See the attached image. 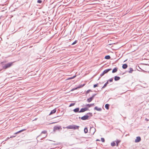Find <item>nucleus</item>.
<instances>
[{
	"instance_id": "a19ab883",
	"label": "nucleus",
	"mask_w": 149,
	"mask_h": 149,
	"mask_svg": "<svg viewBox=\"0 0 149 149\" xmlns=\"http://www.w3.org/2000/svg\"><path fill=\"white\" fill-rule=\"evenodd\" d=\"M15 136H10V138H12V137H15Z\"/></svg>"
},
{
	"instance_id": "4468645a",
	"label": "nucleus",
	"mask_w": 149,
	"mask_h": 149,
	"mask_svg": "<svg viewBox=\"0 0 149 149\" xmlns=\"http://www.w3.org/2000/svg\"><path fill=\"white\" fill-rule=\"evenodd\" d=\"M26 130V129H22V130H20V131H18V132H16L15 133H14V134H18V133H20V132H23V131H25V130Z\"/></svg>"
},
{
	"instance_id": "4c0bfd02",
	"label": "nucleus",
	"mask_w": 149,
	"mask_h": 149,
	"mask_svg": "<svg viewBox=\"0 0 149 149\" xmlns=\"http://www.w3.org/2000/svg\"><path fill=\"white\" fill-rule=\"evenodd\" d=\"M37 2L39 3H41L42 2V1L41 0H38L37 1Z\"/></svg>"
},
{
	"instance_id": "dca6fc26",
	"label": "nucleus",
	"mask_w": 149,
	"mask_h": 149,
	"mask_svg": "<svg viewBox=\"0 0 149 149\" xmlns=\"http://www.w3.org/2000/svg\"><path fill=\"white\" fill-rule=\"evenodd\" d=\"M108 84V81L104 85V86L102 88V89L105 88L107 86V84Z\"/></svg>"
},
{
	"instance_id": "72a5a7b5",
	"label": "nucleus",
	"mask_w": 149,
	"mask_h": 149,
	"mask_svg": "<svg viewBox=\"0 0 149 149\" xmlns=\"http://www.w3.org/2000/svg\"><path fill=\"white\" fill-rule=\"evenodd\" d=\"M97 95V94H93L92 96L91 97V98H92L93 99L94 97Z\"/></svg>"
},
{
	"instance_id": "393cba45",
	"label": "nucleus",
	"mask_w": 149,
	"mask_h": 149,
	"mask_svg": "<svg viewBox=\"0 0 149 149\" xmlns=\"http://www.w3.org/2000/svg\"><path fill=\"white\" fill-rule=\"evenodd\" d=\"M116 145L115 143L114 142H113L111 143V146H114Z\"/></svg>"
},
{
	"instance_id": "c85d7f7f",
	"label": "nucleus",
	"mask_w": 149,
	"mask_h": 149,
	"mask_svg": "<svg viewBox=\"0 0 149 149\" xmlns=\"http://www.w3.org/2000/svg\"><path fill=\"white\" fill-rule=\"evenodd\" d=\"M77 40H75L73 42L72 44V45H73L75 44L77 42Z\"/></svg>"
},
{
	"instance_id": "79ce46f5",
	"label": "nucleus",
	"mask_w": 149,
	"mask_h": 149,
	"mask_svg": "<svg viewBox=\"0 0 149 149\" xmlns=\"http://www.w3.org/2000/svg\"><path fill=\"white\" fill-rule=\"evenodd\" d=\"M145 120H146V121H148L149 120L147 118H146L145 119Z\"/></svg>"
},
{
	"instance_id": "aec40b11",
	"label": "nucleus",
	"mask_w": 149,
	"mask_h": 149,
	"mask_svg": "<svg viewBox=\"0 0 149 149\" xmlns=\"http://www.w3.org/2000/svg\"><path fill=\"white\" fill-rule=\"evenodd\" d=\"M93 99L92 98L90 97V98L87 99V101L88 102H90L93 100Z\"/></svg>"
},
{
	"instance_id": "c756f323",
	"label": "nucleus",
	"mask_w": 149,
	"mask_h": 149,
	"mask_svg": "<svg viewBox=\"0 0 149 149\" xmlns=\"http://www.w3.org/2000/svg\"><path fill=\"white\" fill-rule=\"evenodd\" d=\"M76 75H75L73 76L72 77H70V78H68V79H73L74 78L76 77Z\"/></svg>"
},
{
	"instance_id": "9d476101",
	"label": "nucleus",
	"mask_w": 149,
	"mask_h": 149,
	"mask_svg": "<svg viewBox=\"0 0 149 149\" xmlns=\"http://www.w3.org/2000/svg\"><path fill=\"white\" fill-rule=\"evenodd\" d=\"M79 126H78L76 125H73V129L76 130V129H79Z\"/></svg>"
},
{
	"instance_id": "473e14b6",
	"label": "nucleus",
	"mask_w": 149,
	"mask_h": 149,
	"mask_svg": "<svg viewBox=\"0 0 149 149\" xmlns=\"http://www.w3.org/2000/svg\"><path fill=\"white\" fill-rule=\"evenodd\" d=\"M47 136V135H46L44 136H43L40 139V140H42L43 139L45 138V137H46Z\"/></svg>"
},
{
	"instance_id": "ea45409f",
	"label": "nucleus",
	"mask_w": 149,
	"mask_h": 149,
	"mask_svg": "<svg viewBox=\"0 0 149 149\" xmlns=\"http://www.w3.org/2000/svg\"><path fill=\"white\" fill-rule=\"evenodd\" d=\"M60 144V143H54L53 144L55 145H59Z\"/></svg>"
},
{
	"instance_id": "a878e982",
	"label": "nucleus",
	"mask_w": 149,
	"mask_h": 149,
	"mask_svg": "<svg viewBox=\"0 0 149 149\" xmlns=\"http://www.w3.org/2000/svg\"><path fill=\"white\" fill-rule=\"evenodd\" d=\"M85 85V84H84L83 85H80L77 87V88H80L83 87V86H84Z\"/></svg>"
},
{
	"instance_id": "f704fd0d",
	"label": "nucleus",
	"mask_w": 149,
	"mask_h": 149,
	"mask_svg": "<svg viewBox=\"0 0 149 149\" xmlns=\"http://www.w3.org/2000/svg\"><path fill=\"white\" fill-rule=\"evenodd\" d=\"M101 141L103 142H104V141H105L104 139L103 138H101Z\"/></svg>"
},
{
	"instance_id": "5701e85b",
	"label": "nucleus",
	"mask_w": 149,
	"mask_h": 149,
	"mask_svg": "<svg viewBox=\"0 0 149 149\" xmlns=\"http://www.w3.org/2000/svg\"><path fill=\"white\" fill-rule=\"evenodd\" d=\"M130 70L128 71L129 73H131L133 71V70L132 68H130L129 69Z\"/></svg>"
},
{
	"instance_id": "f257e3e1",
	"label": "nucleus",
	"mask_w": 149,
	"mask_h": 149,
	"mask_svg": "<svg viewBox=\"0 0 149 149\" xmlns=\"http://www.w3.org/2000/svg\"><path fill=\"white\" fill-rule=\"evenodd\" d=\"M4 62H2L1 64L2 65V68L4 69H6L10 67L13 64V62H10L5 64H4Z\"/></svg>"
},
{
	"instance_id": "bb28decb",
	"label": "nucleus",
	"mask_w": 149,
	"mask_h": 149,
	"mask_svg": "<svg viewBox=\"0 0 149 149\" xmlns=\"http://www.w3.org/2000/svg\"><path fill=\"white\" fill-rule=\"evenodd\" d=\"M87 114L88 115V116H89H89L91 117L93 116V114L89 112V113H88Z\"/></svg>"
},
{
	"instance_id": "37998d69",
	"label": "nucleus",
	"mask_w": 149,
	"mask_h": 149,
	"mask_svg": "<svg viewBox=\"0 0 149 149\" xmlns=\"http://www.w3.org/2000/svg\"><path fill=\"white\" fill-rule=\"evenodd\" d=\"M141 69L143 72H145L146 71H145L144 70H142Z\"/></svg>"
},
{
	"instance_id": "f8f14e48",
	"label": "nucleus",
	"mask_w": 149,
	"mask_h": 149,
	"mask_svg": "<svg viewBox=\"0 0 149 149\" xmlns=\"http://www.w3.org/2000/svg\"><path fill=\"white\" fill-rule=\"evenodd\" d=\"M94 109L99 111H101L102 110L101 108H98L97 107H95L94 108Z\"/></svg>"
},
{
	"instance_id": "e433bc0d",
	"label": "nucleus",
	"mask_w": 149,
	"mask_h": 149,
	"mask_svg": "<svg viewBox=\"0 0 149 149\" xmlns=\"http://www.w3.org/2000/svg\"><path fill=\"white\" fill-rule=\"evenodd\" d=\"M75 104L74 103H72L69 105V107H71L74 106Z\"/></svg>"
},
{
	"instance_id": "ddd939ff",
	"label": "nucleus",
	"mask_w": 149,
	"mask_h": 149,
	"mask_svg": "<svg viewBox=\"0 0 149 149\" xmlns=\"http://www.w3.org/2000/svg\"><path fill=\"white\" fill-rule=\"evenodd\" d=\"M120 79V78L118 76H115L114 77V79L115 81H117L119 80Z\"/></svg>"
},
{
	"instance_id": "2eb2a0df",
	"label": "nucleus",
	"mask_w": 149,
	"mask_h": 149,
	"mask_svg": "<svg viewBox=\"0 0 149 149\" xmlns=\"http://www.w3.org/2000/svg\"><path fill=\"white\" fill-rule=\"evenodd\" d=\"M127 67V65L126 64H124L122 65V68L123 69H126Z\"/></svg>"
},
{
	"instance_id": "2f4dec72",
	"label": "nucleus",
	"mask_w": 149,
	"mask_h": 149,
	"mask_svg": "<svg viewBox=\"0 0 149 149\" xmlns=\"http://www.w3.org/2000/svg\"><path fill=\"white\" fill-rule=\"evenodd\" d=\"M77 89H78L77 87L74 88H73L71 90V91H74V90H76Z\"/></svg>"
},
{
	"instance_id": "423d86ee",
	"label": "nucleus",
	"mask_w": 149,
	"mask_h": 149,
	"mask_svg": "<svg viewBox=\"0 0 149 149\" xmlns=\"http://www.w3.org/2000/svg\"><path fill=\"white\" fill-rule=\"evenodd\" d=\"M47 133V131H46V130H44V131H42L41 132V133L40 134V135H38L37 137V140H38V138L39 137V136H40L42 134H46ZM37 141H38V140H37Z\"/></svg>"
},
{
	"instance_id": "9b49d317",
	"label": "nucleus",
	"mask_w": 149,
	"mask_h": 149,
	"mask_svg": "<svg viewBox=\"0 0 149 149\" xmlns=\"http://www.w3.org/2000/svg\"><path fill=\"white\" fill-rule=\"evenodd\" d=\"M79 108L78 107L74 109L73 111L75 113L79 112Z\"/></svg>"
},
{
	"instance_id": "b1692460",
	"label": "nucleus",
	"mask_w": 149,
	"mask_h": 149,
	"mask_svg": "<svg viewBox=\"0 0 149 149\" xmlns=\"http://www.w3.org/2000/svg\"><path fill=\"white\" fill-rule=\"evenodd\" d=\"M104 58L107 59H109L110 58V56L109 55H107L105 56Z\"/></svg>"
},
{
	"instance_id": "f3484780",
	"label": "nucleus",
	"mask_w": 149,
	"mask_h": 149,
	"mask_svg": "<svg viewBox=\"0 0 149 149\" xmlns=\"http://www.w3.org/2000/svg\"><path fill=\"white\" fill-rule=\"evenodd\" d=\"M66 128L68 129H73V125H70L67 126Z\"/></svg>"
},
{
	"instance_id": "c9c22d12",
	"label": "nucleus",
	"mask_w": 149,
	"mask_h": 149,
	"mask_svg": "<svg viewBox=\"0 0 149 149\" xmlns=\"http://www.w3.org/2000/svg\"><path fill=\"white\" fill-rule=\"evenodd\" d=\"M98 84H96L94 85H93V87L94 88H95L97 87V86H98Z\"/></svg>"
},
{
	"instance_id": "a18cd8bd",
	"label": "nucleus",
	"mask_w": 149,
	"mask_h": 149,
	"mask_svg": "<svg viewBox=\"0 0 149 149\" xmlns=\"http://www.w3.org/2000/svg\"><path fill=\"white\" fill-rule=\"evenodd\" d=\"M148 128H149V126L148 127Z\"/></svg>"
},
{
	"instance_id": "a211bd4d",
	"label": "nucleus",
	"mask_w": 149,
	"mask_h": 149,
	"mask_svg": "<svg viewBox=\"0 0 149 149\" xmlns=\"http://www.w3.org/2000/svg\"><path fill=\"white\" fill-rule=\"evenodd\" d=\"M117 71V68H114L112 70V72L113 73L116 72Z\"/></svg>"
},
{
	"instance_id": "6e6552de",
	"label": "nucleus",
	"mask_w": 149,
	"mask_h": 149,
	"mask_svg": "<svg viewBox=\"0 0 149 149\" xmlns=\"http://www.w3.org/2000/svg\"><path fill=\"white\" fill-rule=\"evenodd\" d=\"M60 129H62V128H61V126H55L54 127V130H58Z\"/></svg>"
},
{
	"instance_id": "39448f33",
	"label": "nucleus",
	"mask_w": 149,
	"mask_h": 149,
	"mask_svg": "<svg viewBox=\"0 0 149 149\" xmlns=\"http://www.w3.org/2000/svg\"><path fill=\"white\" fill-rule=\"evenodd\" d=\"M88 108L87 107H85L81 108L79 111V113L84 112L85 111L88 110Z\"/></svg>"
},
{
	"instance_id": "cd10ccee",
	"label": "nucleus",
	"mask_w": 149,
	"mask_h": 149,
	"mask_svg": "<svg viewBox=\"0 0 149 149\" xmlns=\"http://www.w3.org/2000/svg\"><path fill=\"white\" fill-rule=\"evenodd\" d=\"M120 140H117L116 141V146H118V144L120 142Z\"/></svg>"
},
{
	"instance_id": "7c9ffc66",
	"label": "nucleus",
	"mask_w": 149,
	"mask_h": 149,
	"mask_svg": "<svg viewBox=\"0 0 149 149\" xmlns=\"http://www.w3.org/2000/svg\"><path fill=\"white\" fill-rule=\"evenodd\" d=\"M92 91L91 90H88L86 91V94H87L88 93L90 92H92Z\"/></svg>"
},
{
	"instance_id": "412c9836",
	"label": "nucleus",
	"mask_w": 149,
	"mask_h": 149,
	"mask_svg": "<svg viewBox=\"0 0 149 149\" xmlns=\"http://www.w3.org/2000/svg\"><path fill=\"white\" fill-rule=\"evenodd\" d=\"M109 104H106L105 105V107L107 109H109Z\"/></svg>"
},
{
	"instance_id": "58836bf2",
	"label": "nucleus",
	"mask_w": 149,
	"mask_h": 149,
	"mask_svg": "<svg viewBox=\"0 0 149 149\" xmlns=\"http://www.w3.org/2000/svg\"><path fill=\"white\" fill-rule=\"evenodd\" d=\"M113 80V79L112 78H111V79H110L109 80H108V81H109L110 82H112V81Z\"/></svg>"
},
{
	"instance_id": "0eeeda50",
	"label": "nucleus",
	"mask_w": 149,
	"mask_h": 149,
	"mask_svg": "<svg viewBox=\"0 0 149 149\" xmlns=\"http://www.w3.org/2000/svg\"><path fill=\"white\" fill-rule=\"evenodd\" d=\"M141 140V138L140 136H137L136 137V139L135 140V142L137 143L140 142Z\"/></svg>"
},
{
	"instance_id": "c03bdc74",
	"label": "nucleus",
	"mask_w": 149,
	"mask_h": 149,
	"mask_svg": "<svg viewBox=\"0 0 149 149\" xmlns=\"http://www.w3.org/2000/svg\"><path fill=\"white\" fill-rule=\"evenodd\" d=\"M96 141H99V140H98V139H97V140H96Z\"/></svg>"
},
{
	"instance_id": "7ed1b4c3",
	"label": "nucleus",
	"mask_w": 149,
	"mask_h": 149,
	"mask_svg": "<svg viewBox=\"0 0 149 149\" xmlns=\"http://www.w3.org/2000/svg\"><path fill=\"white\" fill-rule=\"evenodd\" d=\"M111 68L108 69L106 70H105L103 71V72L100 75V76L101 77L103 76L105 74L107 73L109 71L111 70Z\"/></svg>"
},
{
	"instance_id": "6ab92c4d",
	"label": "nucleus",
	"mask_w": 149,
	"mask_h": 149,
	"mask_svg": "<svg viewBox=\"0 0 149 149\" xmlns=\"http://www.w3.org/2000/svg\"><path fill=\"white\" fill-rule=\"evenodd\" d=\"M94 104L93 103L92 104H88L86 105V106H88L89 107H90L92 106H94Z\"/></svg>"
},
{
	"instance_id": "1a4fd4ad",
	"label": "nucleus",
	"mask_w": 149,
	"mask_h": 149,
	"mask_svg": "<svg viewBox=\"0 0 149 149\" xmlns=\"http://www.w3.org/2000/svg\"><path fill=\"white\" fill-rule=\"evenodd\" d=\"M56 109H54L53 110L51 111L49 115H50L55 113L56 112Z\"/></svg>"
},
{
	"instance_id": "4be33fe9",
	"label": "nucleus",
	"mask_w": 149,
	"mask_h": 149,
	"mask_svg": "<svg viewBox=\"0 0 149 149\" xmlns=\"http://www.w3.org/2000/svg\"><path fill=\"white\" fill-rule=\"evenodd\" d=\"M84 132L86 134L88 132V128L86 127H85L84 130Z\"/></svg>"
},
{
	"instance_id": "20e7f679",
	"label": "nucleus",
	"mask_w": 149,
	"mask_h": 149,
	"mask_svg": "<svg viewBox=\"0 0 149 149\" xmlns=\"http://www.w3.org/2000/svg\"><path fill=\"white\" fill-rule=\"evenodd\" d=\"M89 117V116L88 115H85L84 116L81 117V118L80 117H79V118H81V119L83 120H88V118Z\"/></svg>"
},
{
	"instance_id": "f03ea898",
	"label": "nucleus",
	"mask_w": 149,
	"mask_h": 149,
	"mask_svg": "<svg viewBox=\"0 0 149 149\" xmlns=\"http://www.w3.org/2000/svg\"><path fill=\"white\" fill-rule=\"evenodd\" d=\"M95 132V129L93 127H91L90 129V133L91 135H93Z\"/></svg>"
}]
</instances>
